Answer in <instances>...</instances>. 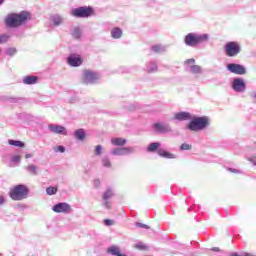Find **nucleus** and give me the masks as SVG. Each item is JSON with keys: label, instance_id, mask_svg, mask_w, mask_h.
Listing matches in <instances>:
<instances>
[{"label": "nucleus", "instance_id": "1", "mask_svg": "<svg viewBox=\"0 0 256 256\" xmlns=\"http://www.w3.org/2000/svg\"><path fill=\"white\" fill-rule=\"evenodd\" d=\"M31 21V13L21 11L20 13H9L4 19V23L8 29H17L23 27Z\"/></svg>", "mask_w": 256, "mask_h": 256}, {"label": "nucleus", "instance_id": "2", "mask_svg": "<svg viewBox=\"0 0 256 256\" xmlns=\"http://www.w3.org/2000/svg\"><path fill=\"white\" fill-rule=\"evenodd\" d=\"M209 42V34H199V33H188L184 37V43L186 47H199L203 43Z\"/></svg>", "mask_w": 256, "mask_h": 256}, {"label": "nucleus", "instance_id": "3", "mask_svg": "<svg viewBox=\"0 0 256 256\" xmlns=\"http://www.w3.org/2000/svg\"><path fill=\"white\" fill-rule=\"evenodd\" d=\"M209 125H211V121L209 120V117L207 116H194L192 117L191 121L187 124V129H189V131H194V132H198V131H203L205 129H207V127H209Z\"/></svg>", "mask_w": 256, "mask_h": 256}, {"label": "nucleus", "instance_id": "4", "mask_svg": "<svg viewBox=\"0 0 256 256\" xmlns=\"http://www.w3.org/2000/svg\"><path fill=\"white\" fill-rule=\"evenodd\" d=\"M9 195L13 201H23L29 195V188L25 184L16 185L10 190Z\"/></svg>", "mask_w": 256, "mask_h": 256}, {"label": "nucleus", "instance_id": "5", "mask_svg": "<svg viewBox=\"0 0 256 256\" xmlns=\"http://www.w3.org/2000/svg\"><path fill=\"white\" fill-rule=\"evenodd\" d=\"M72 17L77 19H87L93 15V8L87 6H81L71 10Z\"/></svg>", "mask_w": 256, "mask_h": 256}, {"label": "nucleus", "instance_id": "6", "mask_svg": "<svg viewBox=\"0 0 256 256\" xmlns=\"http://www.w3.org/2000/svg\"><path fill=\"white\" fill-rule=\"evenodd\" d=\"M224 53L227 57H237L241 53V45L238 42L230 41L225 44Z\"/></svg>", "mask_w": 256, "mask_h": 256}, {"label": "nucleus", "instance_id": "7", "mask_svg": "<svg viewBox=\"0 0 256 256\" xmlns=\"http://www.w3.org/2000/svg\"><path fill=\"white\" fill-rule=\"evenodd\" d=\"M99 79H101V75L97 72L85 70L83 73V83H85V85H94Z\"/></svg>", "mask_w": 256, "mask_h": 256}, {"label": "nucleus", "instance_id": "8", "mask_svg": "<svg viewBox=\"0 0 256 256\" xmlns=\"http://www.w3.org/2000/svg\"><path fill=\"white\" fill-rule=\"evenodd\" d=\"M152 129H154L155 133H159L160 135H167L168 133H173V128L169 123L157 122L153 124Z\"/></svg>", "mask_w": 256, "mask_h": 256}, {"label": "nucleus", "instance_id": "9", "mask_svg": "<svg viewBox=\"0 0 256 256\" xmlns=\"http://www.w3.org/2000/svg\"><path fill=\"white\" fill-rule=\"evenodd\" d=\"M226 69L234 75H247V68L241 64L229 63L227 64Z\"/></svg>", "mask_w": 256, "mask_h": 256}, {"label": "nucleus", "instance_id": "10", "mask_svg": "<svg viewBox=\"0 0 256 256\" xmlns=\"http://www.w3.org/2000/svg\"><path fill=\"white\" fill-rule=\"evenodd\" d=\"M231 88L236 93H245V91H247V84L243 78H234L231 83Z\"/></svg>", "mask_w": 256, "mask_h": 256}, {"label": "nucleus", "instance_id": "11", "mask_svg": "<svg viewBox=\"0 0 256 256\" xmlns=\"http://www.w3.org/2000/svg\"><path fill=\"white\" fill-rule=\"evenodd\" d=\"M52 211H54V213L69 215V213H72L73 208H71V205L67 202H59L52 207Z\"/></svg>", "mask_w": 256, "mask_h": 256}, {"label": "nucleus", "instance_id": "12", "mask_svg": "<svg viewBox=\"0 0 256 256\" xmlns=\"http://www.w3.org/2000/svg\"><path fill=\"white\" fill-rule=\"evenodd\" d=\"M135 153V148L133 147H116L110 151V155L116 157H123L125 155H131Z\"/></svg>", "mask_w": 256, "mask_h": 256}, {"label": "nucleus", "instance_id": "13", "mask_svg": "<svg viewBox=\"0 0 256 256\" xmlns=\"http://www.w3.org/2000/svg\"><path fill=\"white\" fill-rule=\"evenodd\" d=\"M115 192L113 191L112 188H107L106 191L103 193L102 195V206L105 207V209H111V201H109V199H111L112 197H114Z\"/></svg>", "mask_w": 256, "mask_h": 256}, {"label": "nucleus", "instance_id": "14", "mask_svg": "<svg viewBox=\"0 0 256 256\" xmlns=\"http://www.w3.org/2000/svg\"><path fill=\"white\" fill-rule=\"evenodd\" d=\"M67 63L70 67H81L83 65V58L78 54H70L67 58Z\"/></svg>", "mask_w": 256, "mask_h": 256}, {"label": "nucleus", "instance_id": "15", "mask_svg": "<svg viewBox=\"0 0 256 256\" xmlns=\"http://www.w3.org/2000/svg\"><path fill=\"white\" fill-rule=\"evenodd\" d=\"M48 129L56 135H67V128L61 125L49 124Z\"/></svg>", "mask_w": 256, "mask_h": 256}, {"label": "nucleus", "instance_id": "16", "mask_svg": "<svg viewBox=\"0 0 256 256\" xmlns=\"http://www.w3.org/2000/svg\"><path fill=\"white\" fill-rule=\"evenodd\" d=\"M175 121H191L193 115L189 112H178L174 115Z\"/></svg>", "mask_w": 256, "mask_h": 256}, {"label": "nucleus", "instance_id": "17", "mask_svg": "<svg viewBox=\"0 0 256 256\" xmlns=\"http://www.w3.org/2000/svg\"><path fill=\"white\" fill-rule=\"evenodd\" d=\"M158 155L164 159H177V155L170 153L169 151H166L162 148L158 149Z\"/></svg>", "mask_w": 256, "mask_h": 256}, {"label": "nucleus", "instance_id": "18", "mask_svg": "<svg viewBox=\"0 0 256 256\" xmlns=\"http://www.w3.org/2000/svg\"><path fill=\"white\" fill-rule=\"evenodd\" d=\"M26 171L27 173L33 175L34 177H36V175H39V167L35 166V164H30L26 166Z\"/></svg>", "mask_w": 256, "mask_h": 256}, {"label": "nucleus", "instance_id": "19", "mask_svg": "<svg viewBox=\"0 0 256 256\" xmlns=\"http://www.w3.org/2000/svg\"><path fill=\"white\" fill-rule=\"evenodd\" d=\"M158 71V66L157 63L154 61H150L149 63L146 64V72L147 73H157Z\"/></svg>", "mask_w": 256, "mask_h": 256}, {"label": "nucleus", "instance_id": "20", "mask_svg": "<svg viewBox=\"0 0 256 256\" xmlns=\"http://www.w3.org/2000/svg\"><path fill=\"white\" fill-rule=\"evenodd\" d=\"M38 77L37 76H26L24 79H23V83L24 85H35L38 81Z\"/></svg>", "mask_w": 256, "mask_h": 256}, {"label": "nucleus", "instance_id": "21", "mask_svg": "<svg viewBox=\"0 0 256 256\" xmlns=\"http://www.w3.org/2000/svg\"><path fill=\"white\" fill-rule=\"evenodd\" d=\"M111 143L115 147H123V145H125V143H127V139H124V138H112L111 139Z\"/></svg>", "mask_w": 256, "mask_h": 256}, {"label": "nucleus", "instance_id": "22", "mask_svg": "<svg viewBox=\"0 0 256 256\" xmlns=\"http://www.w3.org/2000/svg\"><path fill=\"white\" fill-rule=\"evenodd\" d=\"M112 39H121L123 37V30L121 28H114L111 31Z\"/></svg>", "mask_w": 256, "mask_h": 256}, {"label": "nucleus", "instance_id": "23", "mask_svg": "<svg viewBox=\"0 0 256 256\" xmlns=\"http://www.w3.org/2000/svg\"><path fill=\"white\" fill-rule=\"evenodd\" d=\"M159 147H161V143L160 142H152L149 144L147 151L149 153H155V151H159Z\"/></svg>", "mask_w": 256, "mask_h": 256}, {"label": "nucleus", "instance_id": "24", "mask_svg": "<svg viewBox=\"0 0 256 256\" xmlns=\"http://www.w3.org/2000/svg\"><path fill=\"white\" fill-rule=\"evenodd\" d=\"M51 21H52L53 25H55V27H59V25H61V23H63V18L61 15L55 14L51 17Z\"/></svg>", "mask_w": 256, "mask_h": 256}, {"label": "nucleus", "instance_id": "25", "mask_svg": "<svg viewBox=\"0 0 256 256\" xmlns=\"http://www.w3.org/2000/svg\"><path fill=\"white\" fill-rule=\"evenodd\" d=\"M189 72L192 73V75H201V73H203V68L199 65H192L190 66Z\"/></svg>", "mask_w": 256, "mask_h": 256}, {"label": "nucleus", "instance_id": "26", "mask_svg": "<svg viewBox=\"0 0 256 256\" xmlns=\"http://www.w3.org/2000/svg\"><path fill=\"white\" fill-rule=\"evenodd\" d=\"M74 137L78 140V141H85V130L84 129H77L74 132Z\"/></svg>", "mask_w": 256, "mask_h": 256}, {"label": "nucleus", "instance_id": "27", "mask_svg": "<svg viewBox=\"0 0 256 256\" xmlns=\"http://www.w3.org/2000/svg\"><path fill=\"white\" fill-rule=\"evenodd\" d=\"M151 51H153L154 53H165L167 51V48L161 44H158L152 46Z\"/></svg>", "mask_w": 256, "mask_h": 256}, {"label": "nucleus", "instance_id": "28", "mask_svg": "<svg viewBox=\"0 0 256 256\" xmlns=\"http://www.w3.org/2000/svg\"><path fill=\"white\" fill-rule=\"evenodd\" d=\"M8 144L12 145L13 147H21V148L25 147V142L19 141V140L10 139L8 140Z\"/></svg>", "mask_w": 256, "mask_h": 256}, {"label": "nucleus", "instance_id": "29", "mask_svg": "<svg viewBox=\"0 0 256 256\" xmlns=\"http://www.w3.org/2000/svg\"><path fill=\"white\" fill-rule=\"evenodd\" d=\"M101 163L103 167H106L107 169H111L112 167L111 160L108 158V156L102 157Z\"/></svg>", "mask_w": 256, "mask_h": 256}, {"label": "nucleus", "instance_id": "30", "mask_svg": "<svg viewBox=\"0 0 256 256\" xmlns=\"http://www.w3.org/2000/svg\"><path fill=\"white\" fill-rule=\"evenodd\" d=\"M135 249L139 251H149V246L145 245L143 242H138L135 244Z\"/></svg>", "mask_w": 256, "mask_h": 256}, {"label": "nucleus", "instance_id": "31", "mask_svg": "<svg viewBox=\"0 0 256 256\" xmlns=\"http://www.w3.org/2000/svg\"><path fill=\"white\" fill-rule=\"evenodd\" d=\"M6 55H8V57H13L14 55H17V48L15 47L7 48Z\"/></svg>", "mask_w": 256, "mask_h": 256}, {"label": "nucleus", "instance_id": "32", "mask_svg": "<svg viewBox=\"0 0 256 256\" xmlns=\"http://www.w3.org/2000/svg\"><path fill=\"white\" fill-rule=\"evenodd\" d=\"M102 154H103V146L97 145V146L95 147V150H94V155H95L96 157H101Z\"/></svg>", "mask_w": 256, "mask_h": 256}, {"label": "nucleus", "instance_id": "33", "mask_svg": "<svg viewBox=\"0 0 256 256\" xmlns=\"http://www.w3.org/2000/svg\"><path fill=\"white\" fill-rule=\"evenodd\" d=\"M72 37H74V39H80L81 38V29L74 28L72 31Z\"/></svg>", "mask_w": 256, "mask_h": 256}, {"label": "nucleus", "instance_id": "34", "mask_svg": "<svg viewBox=\"0 0 256 256\" xmlns=\"http://www.w3.org/2000/svg\"><path fill=\"white\" fill-rule=\"evenodd\" d=\"M3 101H8L9 103H17L19 101V98L15 96H6L3 98Z\"/></svg>", "mask_w": 256, "mask_h": 256}, {"label": "nucleus", "instance_id": "35", "mask_svg": "<svg viewBox=\"0 0 256 256\" xmlns=\"http://www.w3.org/2000/svg\"><path fill=\"white\" fill-rule=\"evenodd\" d=\"M11 163H15V165H21V156L14 155L10 159Z\"/></svg>", "mask_w": 256, "mask_h": 256}, {"label": "nucleus", "instance_id": "36", "mask_svg": "<svg viewBox=\"0 0 256 256\" xmlns=\"http://www.w3.org/2000/svg\"><path fill=\"white\" fill-rule=\"evenodd\" d=\"M47 195H56L57 194V187L49 186L46 188Z\"/></svg>", "mask_w": 256, "mask_h": 256}, {"label": "nucleus", "instance_id": "37", "mask_svg": "<svg viewBox=\"0 0 256 256\" xmlns=\"http://www.w3.org/2000/svg\"><path fill=\"white\" fill-rule=\"evenodd\" d=\"M8 41H9V35H7V34L0 35V44L7 43Z\"/></svg>", "mask_w": 256, "mask_h": 256}, {"label": "nucleus", "instance_id": "38", "mask_svg": "<svg viewBox=\"0 0 256 256\" xmlns=\"http://www.w3.org/2000/svg\"><path fill=\"white\" fill-rule=\"evenodd\" d=\"M180 149L181 151H189L191 150V145L187 144V143H183L181 146H180Z\"/></svg>", "mask_w": 256, "mask_h": 256}, {"label": "nucleus", "instance_id": "39", "mask_svg": "<svg viewBox=\"0 0 256 256\" xmlns=\"http://www.w3.org/2000/svg\"><path fill=\"white\" fill-rule=\"evenodd\" d=\"M104 225H106V227H111L112 225H115V221H113L111 219H105Z\"/></svg>", "mask_w": 256, "mask_h": 256}, {"label": "nucleus", "instance_id": "40", "mask_svg": "<svg viewBox=\"0 0 256 256\" xmlns=\"http://www.w3.org/2000/svg\"><path fill=\"white\" fill-rule=\"evenodd\" d=\"M135 225H136V227H138L140 229H149V226H147L146 224H143L141 222H136Z\"/></svg>", "mask_w": 256, "mask_h": 256}, {"label": "nucleus", "instance_id": "41", "mask_svg": "<svg viewBox=\"0 0 256 256\" xmlns=\"http://www.w3.org/2000/svg\"><path fill=\"white\" fill-rule=\"evenodd\" d=\"M54 151L56 153H65V148L63 146H57L56 148H54Z\"/></svg>", "mask_w": 256, "mask_h": 256}, {"label": "nucleus", "instance_id": "42", "mask_svg": "<svg viewBox=\"0 0 256 256\" xmlns=\"http://www.w3.org/2000/svg\"><path fill=\"white\" fill-rule=\"evenodd\" d=\"M93 186L95 187V189H99V187H101V181L99 179H95L93 181Z\"/></svg>", "mask_w": 256, "mask_h": 256}, {"label": "nucleus", "instance_id": "43", "mask_svg": "<svg viewBox=\"0 0 256 256\" xmlns=\"http://www.w3.org/2000/svg\"><path fill=\"white\" fill-rule=\"evenodd\" d=\"M195 63V59L190 58L185 61V65H193Z\"/></svg>", "mask_w": 256, "mask_h": 256}, {"label": "nucleus", "instance_id": "44", "mask_svg": "<svg viewBox=\"0 0 256 256\" xmlns=\"http://www.w3.org/2000/svg\"><path fill=\"white\" fill-rule=\"evenodd\" d=\"M247 160L250 161V163H253V165L256 166V156L249 157V158H247Z\"/></svg>", "mask_w": 256, "mask_h": 256}, {"label": "nucleus", "instance_id": "45", "mask_svg": "<svg viewBox=\"0 0 256 256\" xmlns=\"http://www.w3.org/2000/svg\"><path fill=\"white\" fill-rule=\"evenodd\" d=\"M228 171H230V173H241L240 170H237L235 168H229Z\"/></svg>", "mask_w": 256, "mask_h": 256}, {"label": "nucleus", "instance_id": "46", "mask_svg": "<svg viewBox=\"0 0 256 256\" xmlns=\"http://www.w3.org/2000/svg\"><path fill=\"white\" fill-rule=\"evenodd\" d=\"M230 256H253L250 253H246L245 255H239L238 253H232Z\"/></svg>", "mask_w": 256, "mask_h": 256}, {"label": "nucleus", "instance_id": "47", "mask_svg": "<svg viewBox=\"0 0 256 256\" xmlns=\"http://www.w3.org/2000/svg\"><path fill=\"white\" fill-rule=\"evenodd\" d=\"M250 97H251V99H253L254 101H256V91L251 92V93H250Z\"/></svg>", "mask_w": 256, "mask_h": 256}, {"label": "nucleus", "instance_id": "48", "mask_svg": "<svg viewBox=\"0 0 256 256\" xmlns=\"http://www.w3.org/2000/svg\"><path fill=\"white\" fill-rule=\"evenodd\" d=\"M5 203V197L0 195V205H3Z\"/></svg>", "mask_w": 256, "mask_h": 256}, {"label": "nucleus", "instance_id": "49", "mask_svg": "<svg viewBox=\"0 0 256 256\" xmlns=\"http://www.w3.org/2000/svg\"><path fill=\"white\" fill-rule=\"evenodd\" d=\"M31 157H33V154H26L25 155V159H31Z\"/></svg>", "mask_w": 256, "mask_h": 256}, {"label": "nucleus", "instance_id": "50", "mask_svg": "<svg viewBox=\"0 0 256 256\" xmlns=\"http://www.w3.org/2000/svg\"><path fill=\"white\" fill-rule=\"evenodd\" d=\"M3 3H5V0H0V6L3 5Z\"/></svg>", "mask_w": 256, "mask_h": 256}, {"label": "nucleus", "instance_id": "51", "mask_svg": "<svg viewBox=\"0 0 256 256\" xmlns=\"http://www.w3.org/2000/svg\"><path fill=\"white\" fill-rule=\"evenodd\" d=\"M213 251H219V248L214 247V248H213Z\"/></svg>", "mask_w": 256, "mask_h": 256}, {"label": "nucleus", "instance_id": "52", "mask_svg": "<svg viewBox=\"0 0 256 256\" xmlns=\"http://www.w3.org/2000/svg\"><path fill=\"white\" fill-rule=\"evenodd\" d=\"M0 256H3V254L0 253Z\"/></svg>", "mask_w": 256, "mask_h": 256}]
</instances>
